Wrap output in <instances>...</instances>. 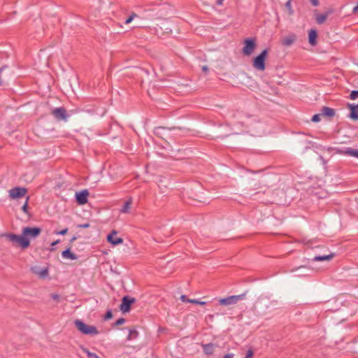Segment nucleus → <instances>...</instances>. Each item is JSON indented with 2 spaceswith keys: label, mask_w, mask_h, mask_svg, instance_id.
Wrapping results in <instances>:
<instances>
[{
  "label": "nucleus",
  "mask_w": 358,
  "mask_h": 358,
  "mask_svg": "<svg viewBox=\"0 0 358 358\" xmlns=\"http://www.w3.org/2000/svg\"><path fill=\"white\" fill-rule=\"evenodd\" d=\"M4 236L10 242L15 243L17 246L22 249H26L30 245V240L24 235V232L22 231V234L19 235L15 234H5Z\"/></svg>",
  "instance_id": "f257e3e1"
},
{
  "label": "nucleus",
  "mask_w": 358,
  "mask_h": 358,
  "mask_svg": "<svg viewBox=\"0 0 358 358\" xmlns=\"http://www.w3.org/2000/svg\"><path fill=\"white\" fill-rule=\"evenodd\" d=\"M74 324L76 329L84 335L94 336L99 334V331L95 326L87 324L81 320H76Z\"/></svg>",
  "instance_id": "f03ea898"
},
{
  "label": "nucleus",
  "mask_w": 358,
  "mask_h": 358,
  "mask_svg": "<svg viewBox=\"0 0 358 358\" xmlns=\"http://www.w3.org/2000/svg\"><path fill=\"white\" fill-rule=\"evenodd\" d=\"M268 55V49L265 48L252 59L253 67L259 71H264L266 69V59Z\"/></svg>",
  "instance_id": "7ed1b4c3"
},
{
  "label": "nucleus",
  "mask_w": 358,
  "mask_h": 358,
  "mask_svg": "<svg viewBox=\"0 0 358 358\" xmlns=\"http://www.w3.org/2000/svg\"><path fill=\"white\" fill-rule=\"evenodd\" d=\"M51 115L58 122H66L70 117L66 109L63 106L52 108L51 110Z\"/></svg>",
  "instance_id": "20e7f679"
},
{
  "label": "nucleus",
  "mask_w": 358,
  "mask_h": 358,
  "mask_svg": "<svg viewBox=\"0 0 358 358\" xmlns=\"http://www.w3.org/2000/svg\"><path fill=\"white\" fill-rule=\"evenodd\" d=\"M256 38L253 37L247 38L243 41L242 53L245 56L250 55L256 48Z\"/></svg>",
  "instance_id": "39448f33"
},
{
  "label": "nucleus",
  "mask_w": 358,
  "mask_h": 358,
  "mask_svg": "<svg viewBox=\"0 0 358 358\" xmlns=\"http://www.w3.org/2000/svg\"><path fill=\"white\" fill-rule=\"evenodd\" d=\"M248 291L239 295H231L226 298L219 299L218 302L222 306H229L236 304L239 300H243L245 298Z\"/></svg>",
  "instance_id": "423d86ee"
},
{
  "label": "nucleus",
  "mask_w": 358,
  "mask_h": 358,
  "mask_svg": "<svg viewBox=\"0 0 358 358\" xmlns=\"http://www.w3.org/2000/svg\"><path fill=\"white\" fill-rule=\"evenodd\" d=\"M136 301V299L129 295L124 296L121 299L120 309L122 313H126L130 311L132 304Z\"/></svg>",
  "instance_id": "0eeeda50"
},
{
  "label": "nucleus",
  "mask_w": 358,
  "mask_h": 358,
  "mask_svg": "<svg viewBox=\"0 0 358 358\" xmlns=\"http://www.w3.org/2000/svg\"><path fill=\"white\" fill-rule=\"evenodd\" d=\"M41 231L42 229L38 227H25L22 229L24 235L29 240L37 238Z\"/></svg>",
  "instance_id": "6e6552de"
},
{
  "label": "nucleus",
  "mask_w": 358,
  "mask_h": 358,
  "mask_svg": "<svg viewBox=\"0 0 358 358\" xmlns=\"http://www.w3.org/2000/svg\"><path fill=\"white\" fill-rule=\"evenodd\" d=\"M27 192V188L15 187L9 190V196L11 199H19L23 197Z\"/></svg>",
  "instance_id": "1a4fd4ad"
},
{
  "label": "nucleus",
  "mask_w": 358,
  "mask_h": 358,
  "mask_svg": "<svg viewBox=\"0 0 358 358\" xmlns=\"http://www.w3.org/2000/svg\"><path fill=\"white\" fill-rule=\"evenodd\" d=\"M89 196V192L87 189H83L78 192L75 194L76 201L78 205H85L87 203V198Z\"/></svg>",
  "instance_id": "9d476101"
},
{
  "label": "nucleus",
  "mask_w": 358,
  "mask_h": 358,
  "mask_svg": "<svg viewBox=\"0 0 358 358\" xmlns=\"http://www.w3.org/2000/svg\"><path fill=\"white\" fill-rule=\"evenodd\" d=\"M348 108L350 110L348 117L354 121L358 120V103H348Z\"/></svg>",
  "instance_id": "9b49d317"
},
{
  "label": "nucleus",
  "mask_w": 358,
  "mask_h": 358,
  "mask_svg": "<svg viewBox=\"0 0 358 358\" xmlns=\"http://www.w3.org/2000/svg\"><path fill=\"white\" fill-rule=\"evenodd\" d=\"M117 231L113 230L107 236V241L113 245H117L123 243V239L120 237H117Z\"/></svg>",
  "instance_id": "f8f14e48"
},
{
  "label": "nucleus",
  "mask_w": 358,
  "mask_h": 358,
  "mask_svg": "<svg viewBox=\"0 0 358 358\" xmlns=\"http://www.w3.org/2000/svg\"><path fill=\"white\" fill-rule=\"evenodd\" d=\"M203 352L205 355L210 356L213 355L215 348L217 347V344L209 343H201Z\"/></svg>",
  "instance_id": "ddd939ff"
},
{
  "label": "nucleus",
  "mask_w": 358,
  "mask_h": 358,
  "mask_svg": "<svg viewBox=\"0 0 358 358\" xmlns=\"http://www.w3.org/2000/svg\"><path fill=\"white\" fill-rule=\"evenodd\" d=\"M318 33L315 29H311L308 31V43L312 46H315L317 43Z\"/></svg>",
  "instance_id": "4468645a"
},
{
  "label": "nucleus",
  "mask_w": 358,
  "mask_h": 358,
  "mask_svg": "<svg viewBox=\"0 0 358 358\" xmlns=\"http://www.w3.org/2000/svg\"><path fill=\"white\" fill-rule=\"evenodd\" d=\"M320 113L322 116L328 117V118H332L336 115V111L334 108L327 107V106H323L322 107L320 110Z\"/></svg>",
  "instance_id": "2eb2a0df"
},
{
  "label": "nucleus",
  "mask_w": 358,
  "mask_h": 358,
  "mask_svg": "<svg viewBox=\"0 0 358 358\" xmlns=\"http://www.w3.org/2000/svg\"><path fill=\"white\" fill-rule=\"evenodd\" d=\"M296 35L295 34H290L287 36L282 38L281 43L285 46H290L296 40Z\"/></svg>",
  "instance_id": "dca6fc26"
},
{
  "label": "nucleus",
  "mask_w": 358,
  "mask_h": 358,
  "mask_svg": "<svg viewBox=\"0 0 358 358\" xmlns=\"http://www.w3.org/2000/svg\"><path fill=\"white\" fill-rule=\"evenodd\" d=\"M71 247L69 246L66 250H63L62 252V257L64 259H71V260L78 259V256L75 253L72 252L71 251Z\"/></svg>",
  "instance_id": "f3484780"
},
{
  "label": "nucleus",
  "mask_w": 358,
  "mask_h": 358,
  "mask_svg": "<svg viewBox=\"0 0 358 358\" xmlns=\"http://www.w3.org/2000/svg\"><path fill=\"white\" fill-rule=\"evenodd\" d=\"M124 329H127L129 331L128 336L127 337V341H131V340L136 339L139 336V334L135 327H132V328L124 327V328L122 329V330H124Z\"/></svg>",
  "instance_id": "a211bd4d"
},
{
  "label": "nucleus",
  "mask_w": 358,
  "mask_h": 358,
  "mask_svg": "<svg viewBox=\"0 0 358 358\" xmlns=\"http://www.w3.org/2000/svg\"><path fill=\"white\" fill-rule=\"evenodd\" d=\"M335 253L331 252L328 255H316L313 258V261L314 262H322V261H329L333 257H335Z\"/></svg>",
  "instance_id": "6ab92c4d"
},
{
  "label": "nucleus",
  "mask_w": 358,
  "mask_h": 358,
  "mask_svg": "<svg viewBox=\"0 0 358 358\" xmlns=\"http://www.w3.org/2000/svg\"><path fill=\"white\" fill-rule=\"evenodd\" d=\"M166 129H173V130H176V129H182V128L180 127H172V128H167V127H157L154 130V133L155 135L158 136H161L162 134H163V131Z\"/></svg>",
  "instance_id": "aec40b11"
},
{
  "label": "nucleus",
  "mask_w": 358,
  "mask_h": 358,
  "mask_svg": "<svg viewBox=\"0 0 358 358\" xmlns=\"http://www.w3.org/2000/svg\"><path fill=\"white\" fill-rule=\"evenodd\" d=\"M329 12H326L324 13L320 14L316 17V22L319 24H323L327 19Z\"/></svg>",
  "instance_id": "412c9836"
},
{
  "label": "nucleus",
  "mask_w": 358,
  "mask_h": 358,
  "mask_svg": "<svg viewBox=\"0 0 358 358\" xmlns=\"http://www.w3.org/2000/svg\"><path fill=\"white\" fill-rule=\"evenodd\" d=\"M345 155L358 158V149L347 148L343 152Z\"/></svg>",
  "instance_id": "4be33fe9"
},
{
  "label": "nucleus",
  "mask_w": 358,
  "mask_h": 358,
  "mask_svg": "<svg viewBox=\"0 0 358 358\" xmlns=\"http://www.w3.org/2000/svg\"><path fill=\"white\" fill-rule=\"evenodd\" d=\"M131 199L126 201L124 203L123 206H122V208L120 209V212L122 213H128L129 212V209L131 208Z\"/></svg>",
  "instance_id": "5701e85b"
},
{
  "label": "nucleus",
  "mask_w": 358,
  "mask_h": 358,
  "mask_svg": "<svg viewBox=\"0 0 358 358\" xmlns=\"http://www.w3.org/2000/svg\"><path fill=\"white\" fill-rule=\"evenodd\" d=\"M303 242L306 245H307L309 248H318L320 246L319 245H315V244L316 241H314V240H308V241H306V239H303Z\"/></svg>",
  "instance_id": "b1692460"
},
{
  "label": "nucleus",
  "mask_w": 358,
  "mask_h": 358,
  "mask_svg": "<svg viewBox=\"0 0 358 358\" xmlns=\"http://www.w3.org/2000/svg\"><path fill=\"white\" fill-rule=\"evenodd\" d=\"M80 348L83 350V352L87 355L88 358H94L95 356L96 355V354L90 352L87 348H86L83 346H81Z\"/></svg>",
  "instance_id": "393cba45"
},
{
  "label": "nucleus",
  "mask_w": 358,
  "mask_h": 358,
  "mask_svg": "<svg viewBox=\"0 0 358 358\" xmlns=\"http://www.w3.org/2000/svg\"><path fill=\"white\" fill-rule=\"evenodd\" d=\"M135 18H141L137 14L135 13H132L125 20L124 23L128 24L132 22V20Z\"/></svg>",
  "instance_id": "a878e982"
},
{
  "label": "nucleus",
  "mask_w": 358,
  "mask_h": 358,
  "mask_svg": "<svg viewBox=\"0 0 358 358\" xmlns=\"http://www.w3.org/2000/svg\"><path fill=\"white\" fill-rule=\"evenodd\" d=\"M32 270H33L34 273L38 274L41 278H45L48 274V270L47 268L42 269L40 272H37L34 268H32Z\"/></svg>",
  "instance_id": "bb28decb"
},
{
  "label": "nucleus",
  "mask_w": 358,
  "mask_h": 358,
  "mask_svg": "<svg viewBox=\"0 0 358 358\" xmlns=\"http://www.w3.org/2000/svg\"><path fill=\"white\" fill-rule=\"evenodd\" d=\"M113 318V312L110 309L108 310L103 315L104 320H109Z\"/></svg>",
  "instance_id": "cd10ccee"
},
{
  "label": "nucleus",
  "mask_w": 358,
  "mask_h": 358,
  "mask_svg": "<svg viewBox=\"0 0 358 358\" xmlns=\"http://www.w3.org/2000/svg\"><path fill=\"white\" fill-rule=\"evenodd\" d=\"M126 322V319L124 317H120L115 321V322L113 324V327H117L123 324Z\"/></svg>",
  "instance_id": "c85d7f7f"
},
{
  "label": "nucleus",
  "mask_w": 358,
  "mask_h": 358,
  "mask_svg": "<svg viewBox=\"0 0 358 358\" xmlns=\"http://www.w3.org/2000/svg\"><path fill=\"white\" fill-rule=\"evenodd\" d=\"M187 301L188 303H194V304H199V305H201V306L206 304V302L196 300V299H187Z\"/></svg>",
  "instance_id": "c756f323"
},
{
  "label": "nucleus",
  "mask_w": 358,
  "mask_h": 358,
  "mask_svg": "<svg viewBox=\"0 0 358 358\" xmlns=\"http://www.w3.org/2000/svg\"><path fill=\"white\" fill-rule=\"evenodd\" d=\"M285 7L287 8L288 10V13H289V15H293L294 13V10H292V6H291V0H289L286 2L285 3Z\"/></svg>",
  "instance_id": "7c9ffc66"
},
{
  "label": "nucleus",
  "mask_w": 358,
  "mask_h": 358,
  "mask_svg": "<svg viewBox=\"0 0 358 358\" xmlns=\"http://www.w3.org/2000/svg\"><path fill=\"white\" fill-rule=\"evenodd\" d=\"M349 98L351 99V100H355L356 99L358 98V90H352L351 91L350 95H349Z\"/></svg>",
  "instance_id": "2f4dec72"
},
{
  "label": "nucleus",
  "mask_w": 358,
  "mask_h": 358,
  "mask_svg": "<svg viewBox=\"0 0 358 358\" xmlns=\"http://www.w3.org/2000/svg\"><path fill=\"white\" fill-rule=\"evenodd\" d=\"M321 113H319V114H315L312 118H311V121L313 122H319L320 120H321Z\"/></svg>",
  "instance_id": "473e14b6"
},
{
  "label": "nucleus",
  "mask_w": 358,
  "mask_h": 358,
  "mask_svg": "<svg viewBox=\"0 0 358 358\" xmlns=\"http://www.w3.org/2000/svg\"><path fill=\"white\" fill-rule=\"evenodd\" d=\"M28 201H29V197L27 198L24 205L22 206V210L28 214L29 213V211H28Z\"/></svg>",
  "instance_id": "72a5a7b5"
},
{
  "label": "nucleus",
  "mask_w": 358,
  "mask_h": 358,
  "mask_svg": "<svg viewBox=\"0 0 358 358\" xmlns=\"http://www.w3.org/2000/svg\"><path fill=\"white\" fill-rule=\"evenodd\" d=\"M7 67L8 66L6 65H4L0 68V86L3 85L4 83L3 80L1 78V73L6 69H7Z\"/></svg>",
  "instance_id": "f704fd0d"
},
{
  "label": "nucleus",
  "mask_w": 358,
  "mask_h": 358,
  "mask_svg": "<svg viewBox=\"0 0 358 358\" xmlns=\"http://www.w3.org/2000/svg\"><path fill=\"white\" fill-rule=\"evenodd\" d=\"M68 231H69V229L68 228H65V229H62L61 231H55V234H57V235H63L64 236V235L67 234Z\"/></svg>",
  "instance_id": "c9c22d12"
},
{
  "label": "nucleus",
  "mask_w": 358,
  "mask_h": 358,
  "mask_svg": "<svg viewBox=\"0 0 358 358\" xmlns=\"http://www.w3.org/2000/svg\"><path fill=\"white\" fill-rule=\"evenodd\" d=\"M254 355V352L252 349H249L245 355V358H252Z\"/></svg>",
  "instance_id": "e433bc0d"
},
{
  "label": "nucleus",
  "mask_w": 358,
  "mask_h": 358,
  "mask_svg": "<svg viewBox=\"0 0 358 358\" xmlns=\"http://www.w3.org/2000/svg\"><path fill=\"white\" fill-rule=\"evenodd\" d=\"M90 227V224L89 222H86L85 224H80L77 225V227L83 228V229H87V228H89Z\"/></svg>",
  "instance_id": "4c0bfd02"
},
{
  "label": "nucleus",
  "mask_w": 358,
  "mask_h": 358,
  "mask_svg": "<svg viewBox=\"0 0 358 358\" xmlns=\"http://www.w3.org/2000/svg\"><path fill=\"white\" fill-rule=\"evenodd\" d=\"M60 242V240H57L55 241H53L52 243H51V246L52 248L50 249V251L52 252L55 250V248L54 246H55L56 245H57Z\"/></svg>",
  "instance_id": "58836bf2"
},
{
  "label": "nucleus",
  "mask_w": 358,
  "mask_h": 358,
  "mask_svg": "<svg viewBox=\"0 0 358 358\" xmlns=\"http://www.w3.org/2000/svg\"><path fill=\"white\" fill-rule=\"evenodd\" d=\"M51 298L53 299L54 300L58 301L60 299V296L57 294H52Z\"/></svg>",
  "instance_id": "ea45409f"
},
{
  "label": "nucleus",
  "mask_w": 358,
  "mask_h": 358,
  "mask_svg": "<svg viewBox=\"0 0 358 358\" xmlns=\"http://www.w3.org/2000/svg\"><path fill=\"white\" fill-rule=\"evenodd\" d=\"M310 1L311 4L313 6H317L320 3L319 0H310Z\"/></svg>",
  "instance_id": "a19ab883"
},
{
  "label": "nucleus",
  "mask_w": 358,
  "mask_h": 358,
  "mask_svg": "<svg viewBox=\"0 0 358 358\" xmlns=\"http://www.w3.org/2000/svg\"><path fill=\"white\" fill-rule=\"evenodd\" d=\"M201 69L202 71L206 74L208 72V67L206 65L202 66Z\"/></svg>",
  "instance_id": "79ce46f5"
},
{
  "label": "nucleus",
  "mask_w": 358,
  "mask_h": 358,
  "mask_svg": "<svg viewBox=\"0 0 358 358\" xmlns=\"http://www.w3.org/2000/svg\"><path fill=\"white\" fill-rule=\"evenodd\" d=\"M180 299H181V301H183V302H187V299H189L187 297V296H186V295L182 294V295H181V296H180Z\"/></svg>",
  "instance_id": "37998d69"
},
{
  "label": "nucleus",
  "mask_w": 358,
  "mask_h": 358,
  "mask_svg": "<svg viewBox=\"0 0 358 358\" xmlns=\"http://www.w3.org/2000/svg\"><path fill=\"white\" fill-rule=\"evenodd\" d=\"M234 356V354L228 353V354L225 355L223 358H233Z\"/></svg>",
  "instance_id": "c03bdc74"
},
{
  "label": "nucleus",
  "mask_w": 358,
  "mask_h": 358,
  "mask_svg": "<svg viewBox=\"0 0 358 358\" xmlns=\"http://www.w3.org/2000/svg\"><path fill=\"white\" fill-rule=\"evenodd\" d=\"M352 13H358V3H357V5L355 6L353 9H352Z\"/></svg>",
  "instance_id": "a18cd8bd"
},
{
  "label": "nucleus",
  "mask_w": 358,
  "mask_h": 358,
  "mask_svg": "<svg viewBox=\"0 0 358 358\" xmlns=\"http://www.w3.org/2000/svg\"><path fill=\"white\" fill-rule=\"evenodd\" d=\"M77 239V237L76 236H73L70 240H69V243H72L73 242H74Z\"/></svg>",
  "instance_id": "49530a36"
},
{
  "label": "nucleus",
  "mask_w": 358,
  "mask_h": 358,
  "mask_svg": "<svg viewBox=\"0 0 358 358\" xmlns=\"http://www.w3.org/2000/svg\"><path fill=\"white\" fill-rule=\"evenodd\" d=\"M223 1H224V0H217V1H216V3H217V5H218V6H221V5H222V3H223Z\"/></svg>",
  "instance_id": "de8ad7c7"
},
{
  "label": "nucleus",
  "mask_w": 358,
  "mask_h": 358,
  "mask_svg": "<svg viewBox=\"0 0 358 358\" xmlns=\"http://www.w3.org/2000/svg\"><path fill=\"white\" fill-rule=\"evenodd\" d=\"M261 194V192H255V193L253 194V196H258V195H259V194Z\"/></svg>",
  "instance_id": "09e8293b"
},
{
  "label": "nucleus",
  "mask_w": 358,
  "mask_h": 358,
  "mask_svg": "<svg viewBox=\"0 0 358 358\" xmlns=\"http://www.w3.org/2000/svg\"><path fill=\"white\" fill-rule=\"evenodd\" d=\"M357 203H358V201H357Z\"/></svg>",
  "instance_id": "8fccbe9b"
}]
</instances>
